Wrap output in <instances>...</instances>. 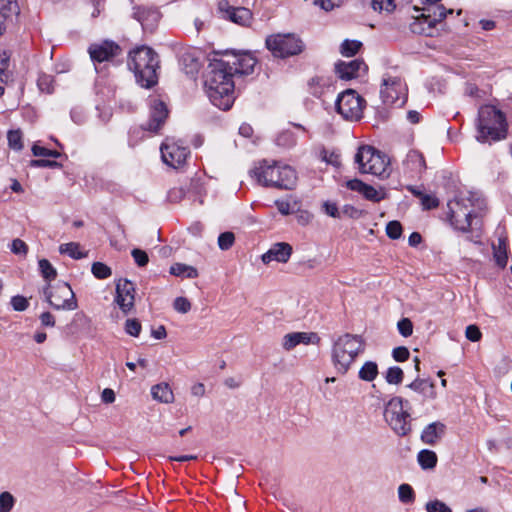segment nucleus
<instances>
[{"label":"nucleus","instance_id":"obj_1","mask_svg":"<svg viewBox=\"0 0 512 512\" xmlns=\"http://www.w3.org/2000/svg\"><path fill=\"white\" fill-rule=\"evenodd\" d=\"M256 62L250 52L227 53L224 58L211 61L205 87L212 104L221 110L230 109L235 100L233 77L252 73Z\"/></svg>","mask_w":512,"mask_h":512},{"label":"nucleus","instance_id":"obj_2","mask_svg":"<svg viewBox=\"0 0 512 512\" xmlns=\"http://www.w3.org/2000/svg\"><path fill=\"white\" fill-rule=\"evenodd\" d=\"M250 173L260 185L265 187L291 190L297 183L296 171L291 166L279 162L270 163L263 160Z\"/></svg>","mask_w":512,"mask_h":512},{"label":"nucleus","instance_id":"obj_3","mask_svg":"<svg viewBox=\"0 0 512 512\" xmlns=\"http://www.w3.org/2000/svg\"><path fill=\"white\" fill-rule=\"evenodd\" d=\"M477 141L492 143L507 137L508 124L505 114L493 105L479 108L477 119Z\"/></svg>","mask_w":512,"mask_h":512},{"label":"nucleus","instance_id":"obj_4","mask_svg":"<svg viewBox=\"0 0 512 512\" xmlns=\"http://www.w3.org/2000/svg\"><path fill=\"white\" fill-rule=\"evenodd\" d=\"M485 201L480 195L468 192L448 202V216L451 224L460 231H468L472 218L484 209Z\"/></svg>","mask_w":512,"mask_h":512},{"label":"nucleus","instance_id":"obj_5","mask_svg":"<svg viewBox=\"0 0 512 512\" xmlns=\"http://www.w3.org/2000/svg\"><path fill=\"white\" fill-rule=\"evenodd\" d=\"M365 343L361 336L350 333L337 337L332 345L331 360L335 370L346 374L357 356L364 352Z\"/></svg>","mask_w":512,"mask_h":512},{"label":"nucleus","instance_id":"obj_6","mask_svg":"<svg viewBox=\"0 0 512 512\" xmlns=\"http://www.w3.org/2000/svg\"><path fill=\"white\" fill-rule=\"evenodd\" d=\"M128 65L142 87L150 88L157 83L159 58L150 47L141 46L132 51Z\"/></svg>","mask_w":512,"mask_h":512},{"label":"nucleus","instance_id":"obj_7","mask_svg":"<svg viewBox=\"0 0 512 512\" xmlns=\"http://www.w3.org/2000/svg\"><path fill=\"white\" fill-rule=\"evenodd\" d=\"M354 160L362 174H371L381 179L391 174L390 159L372 146H360Z\"/></svg>","mask_w":512,"mask_h":512},{"label":"nucleus","instance_id":"obj_8","mask_svg":"<svg viewBox=\"0 0 512 512\" xmlns=\"http://www.w3.org/2000/svg\"><path fill=\"white\" fill-rule=\"evenodd\" d=\"M405 404L408 401L396 396L388 401L384 411L386 422L398 436H406L412 430L411 416Z\"/></svg>","mask_w":512,"mask_h":512},{"label":"nucleus","instance_id":"obj_9","mask_svg":"<svg viewBox=\"0 0 512 512\" xmlns=\"http://www.w3.org/2000/svg\"><path fill=\"white\" fill-rule=\"evenodd\" d=\"M266 48L276 58H287L303 51L304 44L294 34H272L265 40Z\"/></svg>","mask_w":512,"mask_h":512},{"label":"nucleus","instance_id":"obj_10","mask_svg":"<svg viewBox=\"0 0 512 512\" xmlns=\"http://www.w3.org/2000/svg\"><path fill=\"white\" fill-rule=\"evenodd\" d=\"M380 96L384 104L403 106L407 101V87L398 76L384 74L382 78Z\"/></svg>","mask_w":512,"mask_h":512},{"label":"nucleus","instance_id":"obj_11","mask_svg":"<svg viewBox=\"0 0 512 512\" xmlns=\"http://www.w3.org/2000/svg\"><path fill=\"white\" fill-rule=\"evenodd\" d=\"M44 294L50 306L56 310H75L78 307L75 294L67 283H58L52 289L48 285Z\"/></svg>","mask_w":512,"mask_h":512},{"label":"nucleus","instance_id":"obj_12","mask_svg":"<svg viewBox=\"0 0 512 512\" xmlns=\"http://www.w3.org/2000/svg\"><path fill=\"white\" fill-rule=\"evenodd\" d=\"M365 100L354 90L348 89L336 100L337 112L347 120H359L363 114Z\"/></svg>","mask_w":512,"mask_h":512},{"label":"nucleus","instance_id":"obj_13","mask_svg":"<svg viewBox=\"0 0 512 512\" xmlns=\"http://www.w3.org/2000/svg\"><path fill=\"white\" fill-rule=\"evenodd\" d=\"M189 154L190 150L187 146L170 139H167L161 145V157L163 162L173 168L182 166L186 162Z\"/></svg>","mask_w":512,"mask_h":512},{"label":"nucleus","instance_id":"obj_14","mask_svg":"<svg viewBox=\"0 0 512 512\" xmlns=\"http://www.w3.org/2000/svg\"><path fill=\"white\" fill-rule=\"evenodd\" d=\"M122 52L121 47L114 41L103 40L98 43H92L88 48V53L93 62L102 63L110 61L119 56Z\"/></svg>","mask_w":512,"mask_h":512},{"label":"nucleus","instance_id":"obj_15","mask_svg":"<svg viewBox=\"0 0 512 512\" xmlns=\"http://www.w3.org/2000/svg\"><path fill=\"white\" fill-rule=\"evenodd\" d=\"M168 117V109L165 103L157 98L150 101V116L149 120L143 125L144 130L150 132H158L164 125Z\"/></svg>","mask_w":512,"mask_h":512},{"label":"nucleus","instance_id":"obj_16","mask_svg":"<svg viewBox=\"0 0 512 512\" xmlns=\"http://www.w3.org/2000/svg\"><path fill=\"white\" fill-rule=\"evenodd\" d=\"M134 299V284L127 279L119 280L118 283L116 284L115 302L118 304V306L124 313L129 312L133 308Z\"/></svg>","mask_w":512,"mask_h":512},{"label":"nucleus","instance_id":"obj_17","mask_svg":"<svg viewBox=\"0 0 512 512\" xmlns=\"http://www.w3.org/2000/svg\"><path fill=\"white\" fill-rule=\"evenodd\" d=\"M320 340V337L315 332H292L284 335L282 339V347L286 351H291L299 344L318 345Z\"/></svg>","mask_w":512,"mask_h":512},{"label":"nucleus","instance_id":"obj_18","mask_svg":"<svg viewBox=\"0 0 512 512\" xmlns=\"http://www.w3.org/2000/svg\"><path fill=\"white\" fill-rule=\"evenodd\" d=\"M219 8L224 13V17L233 23L244 27H248L252 23L253 14L245 7H233L228 3H220Z\"/></svg>","mask_w":512,"mask_h":512},{"label":"nucleus","instance_id":"obj_19","mask_svg":"<svg viewBox=\"0 0 512 512\" xmlns=\"http://www.w3.org/2000/svg\"><path fill=\"white\" fill-rule=\"evenodd\" d=\"M292 251V246L289 243L277 242L261 256V260L264 264H269L271 261L287 263L292 255Z\"/></svg>","mask_w":512,"mask_h":512},{"label":"nucleus","instance_id":"obj_20","mask_svg":"<svg viewBox=\"0 0 512 512\" xmlns=\"http://www.w3.org/2000/svg\"><path fill=\"white\" fill-rule=\"evenodd\" d=\"M367 66L364 61L355 59L349 62L340 61L335 65L336 74L340 79L351 80L361 75V72H365Z\"/></svg>","mask_w":512,"mask_h":512},{"label":"nucleus","instance_id":"obj_21","mask_svg":"<svg viewBox=\"0 0 512 512\" xmlns=\"http://www.w3.org/2000/svg\"><path fill=\"white\" fill-rule=\"evenodd\" d=\"M133 17L141 23L143 29L152 31L160 20V13L154 8L136 6Z\"/></svg>","mask_w":512,"mask_h":512},{"label":"nucleus","instance_id":"obj_22","mask_svg":"<svg viewBox=\"0 0 512 512\" xmlns=\"http://www.w3.org/2000/svg\"><path fill=\"white\" fill-rule=\"evenodd\" d=\"M405 172L411 178L419 177L426 170V162L422 153L410 150L404 160Z\"/></svg>","mask_w":512,"mask_h":512},{"label":"nucleus","instance_id":"obj_23","mask_svg":"<svg viewBox=\"0 0 512 512\" xmlns=\"http://www.w3.org/2000/svg\"><path fill=\"white\" fill-rule=\"evenodd\" d=\"M446 431V425L440 421H435L428 424L421 433V441L424 444L434 446L437 444Z\"/></svg>","mask_w":512,"mask_h":512},{"label":"nucleus","instance_id":"obj_24","mask_svg":"<svg viewBox=\"0 0 512 512\" xmlns=\"http://www.w3.org/2000/svg\"><path fill=\"white\" fill-rule=\"evenodd\" d=\"M410 31L414 34L433 36L435 31V25L433 21L426 15L421 13L417 16H412V21L409 24Z\"/></svg>","mask_w":512,"mask_h":512},{"label":"nucleus","instance_id":"obj_25","mask_svg":"<svg viewBox=\"0 0 512 512\" xmlns=\"http://www.w3.org/2000/svg\"><path fill=\"white\" fill-rule=\"evenodd\" d=\"M407 387L422 395L424 400H434L437 397L434 383L426 379L416 378Z\"/></svg>","mask_w":512,"mask_h":512},{"label":"nucleus","instance_id":"obj_26","mask_svg":"<svg viewBox=\"0 0 512 512\" xmlns=\"http://www.w3.org/2000/svg\"><path fill=\"white\" fill-rule=\"evenodd\" d=\"M332 87V80L329 77H314L308 82L309 92L315 97H321Z\"/></svg>","mask_w":512,"mask_h":512},{"label":"nucleus","instance_id":"obj_27","mask_svg":"<svg viewBox=\"0 0 512 512\" xmlns=\"http://www.w3.org/2000/svg\"><path fill=\"white\" fill-rule=\"evenodd\" d=\"M151 395L154 400L162 403H172L174 401V394L172 389L167 383L156 384L151 388Z\"/></svg>","mask_w":512,"mask_h":512},{"label":"nucleus","instance_id":"obj_28","mask_svg":"<svg viewBox=\"0 0 512 512\" xmlns=\"http://www.w3.org/2000/svg\"><path fill=\"white\" fill-rule=\"evenodd\" d=\"M423 11L433 21L435 26L438 22L444 20L448 14L453 13V9H447L443 4L424 7Z\"/></svg>","mask_w":512,"mask_h":512},{"label":"nucleus","instance_id":"obj_29","mask_svg":"<svg viewBox=\"0 0 512 512\" xmlns=\"http://www.w3.org/2000/svg\"><path fill=\"white\" fill-rule=\"evenodd\" d=\"M170 274L176 276V277H182V278H196L198 277V271L195 267L182 264V263H175L170 267Z\"/></svg>","mask_w":512,"mask_h":512},{"label":"nucleus","instance_id":"obj_30","mask_svg":"<svg viewBox=\"0 0 512 512\" xmlns=\"http://www.w3.org/2000/svg\"><path fill=\"white\" fill-rule=\"evenodd\" d=\"M493 256L496 264L504 268L507 265L508 254L506 240L503 238L498 239V244L493 245Z\"/></svg>","mask_w":512,"mask_h":512},{"label":"nucleus","instance_id":"obj_31","mask_svg":"<svg viewBox=\"0 0 512 512\" xmlns=\"http://www.w3.org/2000/svg\"><path fill=\"white\" fill-rule=\"evenodd\" d=\"M417 460L422 469H433L437 464V455L432 450L424 449L418 453Z\"/></svg>","mask_w":512,"mask_h":512},{"label":"nucleus","instance_id":"obj_32","mask_svg":"<svg viewBox=\"0 0 512 512\" xmlns=\"http://www.w3.org/2000/svg\"><path fill=\"white\" fill-rule=\"evenodd\" d=\"M59 252L61 254H67L73 259H82L87 256V253L81 250L80 244L76 242L61 244L59 246Z\"/></svg>","mask_w":512,"mask_h":512},{"label":"nucleus","instance_id":"obj_33","mask_svg":"<svg viewBox=\"0 0 512 512\" xmlns=\"http://www.w3.org/2000/svg\"><path fill=\"white\" fill-rule=\"evenodd\" d=\"M378 375V365L374 361H367L360 368L358 376L361 380L371 382Z\"/></svg>","mask_w":512,"mask_h":512},{"label":"nucleus","instance_id":"obj_34","mask_svg":"<svg viewBox=\"0 0 512 512\" xmlns=\"http://www.w3.org/2000/svg\"><path fill=\"white\" fill-rule=\"evenodd\" d=\"M18 13V5L16 0H0V18L8 19Z\"/></svg>","mask_w":512,"mask_h":512},{"label":"nucleus","instance_id":"obj_35","mask_svg":"<svg viewBox=\"0 0 512 512\" xmlns=\"http://www.w3.org/2000/svg\"><path fill=\"white\" fill-rule=\"evenodd\" d=\"M38 265L40 273L46 281H52L57 277L56 269L51 265V263L47 259L39 260Z\"/></svg>","mask_w":512,"mask_h":512},{"label":"nucleus","instance_id":"obj_36","mask_svg":"<svg viewBox=\"0 0 512 512\" xmlns=\"http://www.w3.org/2000/svg\"><path fill=\"white\" fill-rule=\"evenodd\" d=\"M362 195L369 201L380 202L381 200L385 199L386 192L384 189L377 190L373 186L366 184Z\"/></svg>","mask_w":512,"mask_h":512},{"label":"nucleus","instance_id":"obj_37","mask_svg":"<svg viewBox=\"0 0 512 512\" xmlns=\"http://www.w3.org/2000/svg\"><path fill=\"white\" fill-rule=\"evenodd\" d=\"M362 43L356 40H348L346 39L341 44L340 52L343 56L351 57L354 56L358 50L361 48Z\"/></svg>","mask_w":512,"mask_h":512},{"label":"nucleus","instance_id":"obj_38","mask_svg":"<svg viewBox=\"0 0 512 512\" xmlns=\"http://www.w3.org/2000/svg\"><path fill=\"white\" fill-rule=\"evenodd\" d=\"M398 497L400 502L404 504L413 503L415 500V493L409 484H401L398 487Z\"/></svg>","mask_w":512,"mask_h":512},{"label":"nucleus","instance_id":"obj_39","mask_svg":"<svg viewBox=\"0 0 512 512\" xmlns=\"http://www.w3.org/2000/svg\"><path fill=\"white\" fill-rule=\"evenodd\" d=\"M404 378V372L403 370L398 366H393L388 368L385 374V379L387 383L389 384H395L398 385L403 381Z\"/></svg>","mask_w":512,"mask_h":512},{"label":"nucleus","instance_id":"obj_40","mask_svg":"<svg viewBox=\"0 0 512 512\" xmlns=\"http://www.w3.org/2000/svg\"><path fill=\"white\" fill-rule=\"evenodd\" d=\"M297 142V138L291 131H284L276 138V144L285 148L293 147Z\"/></svg>","mask_w":512,"mask_h":512},{"label":"nucleus","instance_id":"obj_41","mask_svg":"<svg viewBox=\"0 0 512 512\" xmlns=\"http://www.w3.org/2000/svg\"><path fill=\"white\" fill-rule=\"evenodd\" d=\"M91 271L94 277L101 280L109 278L112 274L110 267L102 262L93 263Z\"/></svg>","mask_w":512,"mask_h":512},{"label":"nucleus","instance_id":"obj_42","mask_svg":"<svg viewBox=\"0 0 512 512\" xmlns=\"http://www.w3.org/2000/svg\"><path fill=\"white\" fill-rule=\"evenodd\" d=\"M37 85L42 92L52 93L54 89V78L51 75L39 74Z\"/></svg>","mask_w":512,"mask_h":512},{"label":"nucleus","instance_id":"obj_43","mask_svg":"<svg viewBox=\"0 0 512 512\" xmlns=\"http://www.w3.org/2000/svg\"><path fill=\"white\" fill-rule=\"evenodd\" d=\"M9 147L20 151L23 148L22 144V133L20 130H11L7 135Z\"/></svg>","mask_w":512,"mask_h":512},{"label":"nucleus","instance_id":"obj_44","mask_svg":"<svg viewBox=\"0 0 512 512\" xmlns=\"http://www.w3.org/2000/svg\"><path fill=\"white\" fill-rule=\"evenodd\" d=\"M73 321H74L75 324H77L82 329L86 330L87 332H91V330H92V320L84 312H77L74 315V320Z\"/></svg>","mask_w":512,"mask_h":512},{"label":"nucleus","instance_id":"obj_45","mask_svg":"<svg viewBox=\"0 0 512 512\" xmlns=\"http://www.w3.org/2000/svg\"><path fill=\"white\" fill-rule=\"evenodd\" d=\"M371 7L377 12H392L395 9L393 0H372Z\"/></svg>","mask_w":512,"mask_h":512},{"label":"nucleus","instance_id":"obj_46","mask_svg":"<svg viewBox=\"0 0 512 512\" xmlns=\"http://www.w3.org/2000/svg\"><path fill=\"white\" fill-rule=\"evenodd\" d=\"M386 234L391 239H399L402 235V225L399 221H390L386 225Z\"/></svg>","mask_w":512,"mask_h":512},{"label":"nucleus","instance_id":"obj_47","mask_svg":"<svg viewBox=\"0 0 512 512\" xmlns=\"http://www.w3.org/2000/svg\"><path fill=\"white\" fill-rule=\"evenodd\" d=\"M235 241L234 233L232 232H224L221 233L218 237V246L221 250H228L230 249Z\"/></svg>","mask_w":512,"mask_h":512},{"label":"nucleus","instance_id":"obj_48","mask_svg":"<svg viewBox=\"0 0 512 512\" xmlns=\"http://www.w3.org/2000/svg\"><path fill=\"white\" fill-rule=\"evenodd\" d=\"M14 497L9 492L0 494V512H10L14 506Z\"/></svg>","mask_w":512,"mask_h":512},{"label":"nucleus","instance_id":"obj_49","mask_svg":"<svg viewBox=\"0 0 512 512\" xmlns=\"http://www.w3.org/2000/svg\"><path fill=\"white\" fill-rule=\"evenodd\" d=\"M32 153L36 157H52L58 158L61 156L60 152L56 150H50L45 147H41L37 144H34L32 147Z\"/></svg>","mask_w":512,"mask_h":512},{"label":"nucleus","instance_id":"obj_50","mask_svg":"<svg viewBox=\"0 0 512 512\" xmlns=\"http://www.w3.org/2000/svg\"><path fill=\"white\" fill-rule=\"evenodd\" d=\"M425 508L427 512H452L450 507L440 500L427 502Z\"/></svg>","mask_w":512,"mask_h":512},{"label":"nucleus","instance_id":"obj_51","mask_svg":"<svg viewBox=\"0 0 512 512\" xmlns=\"http://www.w3.org/2000/svg\"><path fill=\"white\" fill-rule=\"evenodd\" d=\"M397 328H398L399 333L403 337H409L413 333V324H412L411 320L408 318L401 319L397 324Z\"/></svg>","mask_w":512,"mask_h":512},{"label":"nucleus","instance_id":"obj_52","mask_svg":"<svg viewBox=\"0 0 512 512\" xmlns=\"http://www.w3.org/2000/svg\"><path fill=\"white\" fill-rule=\"evenodd\" d=\"M125 331L127 334L137 337L141 332V324L137 319H127L125 322Z\"/></svg>","mask_w":512,"mask_h":512},{"label":"nucleus","instance_id":"obj_53","mask_svg":"<svg viewBox=\"0 0 512 512\" xmlns=\"http://www.w3.org/2000/svg\"><path fill=\"white\" fill-rule=\"evenodd\" d=\"M174 309L182 314L187 313L191 309L190 301L185 297H177L173 303Z\"/></svg>","mask_w":512,"mask_h":512},{"label":"nucleus","instance_id":"obj_54","mask_svg":"<svg viewBox=\"0 0 512 512\" xmlns=\"http://www.w3.org/2000/svg\"><path fill=\"white\" fill-rule=\"evenodd\" d=\"M11 251L16 255L26 256L28 252L27 244L21 239H14L11 243Z\"/></svg>","mask_w":512,"mask_h":512},{"label":"nucleus","instance_id":"obj_55","mask_svg":"<svg viewBox=\"0 0 512 512\" xmlns=\"http://www.w3.org/2000/svg\"><path fill=\"white\" fill-rule=\"evenodd\" d=\"M131 255H132L135 263L140 267H144L145 265H147V263L149 261L148 255L144 250L137 249V248L133 249L131 252Z\"/></svg>","mask_w":512,"mask_h":512},{"label":"nucleus","instance_id":"obj_56","mask_svg":"<svg viewBox=\"0 0 512 512\" xmlns=\"http://www.w3.org/2000/svg\"><path fill=\"white\" fill-rule=\"evenodd\" d=\"M465 336L468 340L477 342L481 339L482 333L478 326L472 324L466 327Z\"/></svg>","mask_w":512,"mask_h":512},{"label":"nucleus","instance_id":"obj_57","mask_svg":"<svg viewBox=\"0 0 512 512\" xmlns=\"http://www.w3.org/2000/svg\"><path fill=\"white\" fill-rule=\"evenodd\" d=\"M31 167H37V168H55L59 167L60 164L54 160H48V159H36L30 161Z\"/></svg>","mask_w":512,"mask_h":512},{"label":"nucleus","instance_id":"obj_58","mask_svg":"<svg viewBox=\"0 0 512 512\" xmlns=\"http://www.w3.org/2000/svg\"><path fill=\"white\" fill-rule=\"evenodd\" d=\"M392 356L395 361L404 362L409 358L410 352L406 347L400 346L393 349Z\"/></svg>","mask_w":512,"mask_h":512},{"label":"nucleus","instance_id":"obj_59","mask_svg":"<svg viewBox=\"0 0 512 512\" xmlns=\"http://www.w3.org/2000/svg\"><path fill=\"white\" fill-rule=\"evenodd\" d=\"M184 196H185L184 189L181 187H179V188L175 187V188H172L169 190L167 199L171 203H177V202L181 201L184 198Z\"/></svg>","mask_w":512,"mask_h":512},{"label":"nucleus","instance_id":"obj_60","mask_svg":"<svg viewBox=\"0 0 512 512\" xmlns=\"http://www.w3.org/2000/svg\"><path fill=\"white\" fill-rule=\"evenodd\" d=\"M11 305L16 311H24L27 309L29 303L25 297L17 295L12 297Z\"/></svg>","mask_w":512,"mask_h":512},{"label":"nucleus","instance_id":"obj_61","mask_svg":"<svg viewBox=\"0 0 512 512\" xmlns=\"http://www.w3.org/2000/svg\"><path fill=\"white\" fill-rule=\"evenodd\" d=\"M324 212L333 218H340L341 212L339 211L336 203L326 201L323 203Z\"/></svg>","mask_w":512,"mask_h":512},{"label":"nucleus","instance_id":"obj_62","mask_svg":"<svg viewBox=\"0 0 512 512\" xmlns=\"http://www.w3.org/2000/svg\"><path fill=\"white\" fill-rule=\"evenodd\" d=\"M421 204L425 209H433L439 205V201L436 197L423 194L421 195Z\"/></svg>","mask_w":512,"mask_h":512},{"label":"nucleus","instance_id":"obj_63","mask_svg":"<svg viewBox=\"0 0 512 512\" xmlns=\"http://www.w3.org/2000/svg\"><path fill=\"white\" fill-rule=\"evenodd\" d=\"M366 186V183L359 179H352L346 182V187L352 191H356L360 194H362L364 188Z\"/></svg>","mask_w":512,"mask_h":512},{"label":"nucleus","instance_id":"obj_64","mask_svg":"<svg viewBox=\"0 0 512 512\" xmlns=\"http://www.w3.org/2000/svg\"><path fill=\"white\" fill-rule=\"evenodd\" d=\"M275 205L282 215H289L291 213V205L288 201L276 200Z\"/></svg>","mask_w":512,"mask_h":512}]
</instances>
